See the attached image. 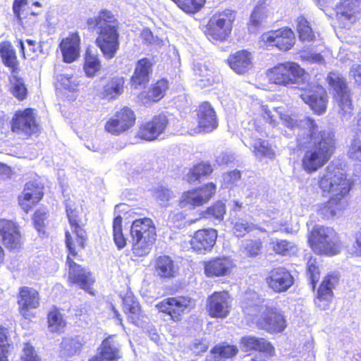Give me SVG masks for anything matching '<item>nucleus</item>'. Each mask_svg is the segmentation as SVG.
Segmentation results:
<instances>
[{"label": "nucleus", "instance_id": "nucleus-32", "mask_svg": "<svg viewBox=\"0 0 361 361\" xmlns=\"http://www.w3.org/2000/svg\"><path fill=\"white\" fill-rule=\"evenodd\" d=\"M123 310L130 323L137 327H142L145 324L147 317L142 312L140 302L133 298L123 299Z\"/></svg>", "mask_w": 361, "mask_h": 361}, {"label": "nucleus", "instance_id": "nucleus-59", "mask_svg": "<svg viewBox=\"0 0 361 361\" xmlns=\"http://www.w3.org/2000/svg\"><path fill=\"white\" fill-rule=\"evenodd\" d=\"M348 154L350 159L361 161V145L354 141L349 148Z\"/></svg>", "mask_w": 361, "mask_h": 361}, {"label": "nucleus", "instance_id": "nucleus-7", "mask_svg": "<svg viewBox=\"0 0 361 361\" xmlns=\"http://www.w3.org/2000/svg\"><path fill=\"white\" fill-rule=\"evenodd\" d=\"M130 235L131 250L134 256H147L157 240V229L153 221L148 217L140 218L132 222Z\"/></svg>", "mask_w": 361, "mask_h": 361}, {"label": "nucleus", "instance_id": "nucleus-31", "mask_svg": "<svg viewBox=\"0 0 361 361\" xmlns=\"http://www.w3.org/2000/svg\"><path fill=\"white\" fill-rule=\"evenodd\" d=\"M153 66L154 62L147 57L139 59L130 77V85L135 88L147 85L150 80Z\"/></svg>", "mask_w": 361, "mask_h": 361}, {"label": "nucleus", "instance_id": "nucleus-37", "mask_svg": "<svg viewBox=\"0 0 361 361\" xmlns=\"http://www.w3.org/2000/svg\"><path fill=\"white\" fill-rule=\"evenodd\" d=\"M153 269L154 274L161 279H171L176 276L174 262L169 255H163L156 257Z\"/></svg>", "mask_w": 361, "mask_h": 361}, {"label": "nucleus", "instance_id": "nucleus-40", "mask_svg": "<svg viewBox=\"0 0 361 361\" xmlns=\"http://www.w3.org/2000/svg\"><path fill=\"white\" fill-rule=\"evenodd\" d=\"M102 62L97 54L86 49L84 54L82 69L87 78L95 77L102 70Z\"/></svg>", "mask_w": 361, "mask_h": 361}, {"label": "nucleus", "instance_id": "nucleus-3", "mask_svg": "<svg viewBox=\"0 0 361 361\" xmlns=\"http://www.w3.org/2000/svg\"><path fill=\"white\" fill-rule=\"evenodd\" d=\"M89 30H97L95 44L108 59L115 56L120 48L119 22L112 11L101 9L96 16L87 19Z\"/></svg>", "mask_w": 361, "mask_h": 361}, {"label": "nucleus", "instance_id": "nucleus-63", "mask_svg": "<svg viewBox=\"0 0 361 361\" xmlns=\"http://www.w3.org/2000/svg\"><path fill=\"white\" fill-rule=\"evenodd\" d=\"M354 85L361 90V67L353 71Z\"/></svg>", "mask_w": 361, "mask_h": 361}, {"label": "nucleus", "instance_id": "nucleus-23", "mask_svg": "<svg viewBox=\"0 0 361 361\" xmlns=\"http://www.w3.org/2000/svg\"><path fill=\"white\" fill-rule=\"evenodd\" d=\"M268 288L275 293L287 291L294 283V277L290 271L282 266L274 267L265 278Z\"/></svg>", "mask_w": 361, "mask_h": 361}, {"label": "nucleus", "instance_id": "nucleus-21", "mask_svg": "<svg viewBox=\"0 0 361 361\" xmlns=\"http://www.w3.org/2000/svg\"><path fill=\"white\" fill-rule=\"evenodd\" d=\"M44 187L37 180L27 182L21 193L18 196V203L20 207L25 212H30L43 199Z\"/></svg>", "mask_w": 361, "mask_h": 361}, {"label": "nucleus", "instance_id": "nucleus-18", "mask_svg": "<svg viewBox=\"0 0 361 361\" xmlns=\"http://www.w3.org/2000/svg\"><path fill=\"white\" fill-rule=\"evenodd\" d=\"M232 298L228 290L214 291L208 296L206 310L210 318L224 319L231 311Z\"/></svg>", "mask_w": 361, "mask_h": 361}, {"label": "nucleus", "instance_id": "nucleus-62", "mask_svg": "<svg viewBox=\"0 0 361 361\" xmlns=\"http://www.w3.org/2000/svg\"><path fill=\"white\" fill-rule=\"evenodd\" d=\"M306 59L311 63H322L324 62V57L319 53H310L307 55Z\"/></svg>", "mask_w": 361, "mask_h": 361}, {"label": "nucleus", "instance_id": "nucleus-53", "mask_svg": "<svg viewBox=\"0 0 361 361\" xmlns=\"http://www.w3.org/2000/svg\"><path fill=\"white\" fill-rule=\"evenodd\" d=\"M255 229L260 232H266L264 228L258 227L252 224H250L247 221L240 219L233 224V233L236 237L243 238L247 233H249Z\"/></svg>", "mask_w": 361, "mask_h": 361}, {"label": "nucleus", "instance_id": "nucleus-60", "mask_svg": "<svg viewBox=\"0 0 361 361\" xmlns=\"http://www.w3.org/2000/svg\"><path fill=\"white\" fill-rule=\"evenodd\" d=\"M85 345V342L78 338H72L69 343L70 355H73L80 352Z\"/></svg>", "mask_w": 361, "mask_h": 361}, {"label": "nucleus", "instance_id": "nucleus-49", "mask_svg": "<svg viewBox=\"0 0 361 361\" xmlns=\"http://www.w3.org/2000/svg\"><path fill=\"white\" fill-rule=\"evenodd\" d=\"M226 212L225 203L221 200L214 202L202 213V217L221 221Z\"/></svg>", "mask_w": 361, "mask_h": 361}, {"label": "nucleus", "instance_id": "nucleus-24", "mask_svg": "<svg viewBox=\"0 0 361 361\" xmlns=\"http://www.w3.org/2000/svg\"><path fill=\"white\" fill-rule=\"evenodd\" d=\"M235 267L234 260L228 256H216L203 262L204 273L209 278L230 276Z\"/></svg>", "mask_w": 361, "mask_h": 361}, {"label": "nucleus", "instance_id": "nucleus-2", "mask_svg": "<svg viewBox=\"0 0 361 361\" xmlns=\"http://www.w3.org/2000/svg\"><path fill=\"white\" fill-rule=\"evenodd\" d=\"M317 185L322 196L331 195L318 206L317 215L323 221L341 216L349 204L348 199L354 186L353 180L342 168L328 166L317 177Z\"/></svg>", "mask_w": 361, "mask_h": 361}, {"label": "nucleus", "instance_id": "nucleus-29", "mask_svg": "<svg viewBox=\"0 0 361 361\" xmlns=\"http://www.w3.org/2000/svg\"><path fill=\"white\" fill-rule=\"evenodd\" d=\"M81 39L78 31L70 32L59 43L63 61L71 63L80 56Z\"/></svg>", "mask_w": 361, "mask_h": 361}, {"label": "nucleus", "instance_id": "nucleus-26", "mask_svg": "<svg viewBox=\"0 0 361 361\" xmlns=\"http://www.w3.org/2000/svg\"><path fill=\"white\" fill-rule=\"evenodd\" d=\"M195 113L199 133H208L218 127L219 123L216 111L209 102L200 103L195 109Z\"/></svg>", "mask_w": 361, "mask_h": 361}, {"label": "nucleus", "instance_id": "nucleus-20", "mask_svg": "<svg viewBox=\"0 0 361 361\" xmlns=\"http://www.w3.org/2000/svg\"><path fill=\"white\" fill-rule=\"evenodd\" d=\"M218 236L217 231L212 228H200L190 236V247L197 255H206L213 250Z\"/></svg>", "mask_w": 361, "mask_h": 361}, {"label": "nucleus", "instance_id": "nucleus-19", "mask_svg": "<svg viewBox=\"0 0 361 361\" xmlns=\"http://www.w3.org/2000/svg\"><path fill=\"white\" fill-rule=\"evenodd\" d=\"M255 324L259 329L269 334L281 333L287 326L286 319L283 312L275 307H267Z\"/></svg>", "mask_w": 361, "mask_h": 361}, {"label": "nucleus", "instance_id": "nucleus-47", "mask_svg": "<svg viewBox=\"0 0 361 361\" xmlns=\"http://www.w3.org/2000/svg\"><path fill=\"white\" fill-rule=\"evenodd\" d=\"M214 358L231 359L238 353V348L235 345L221 343L214 345L210 350Z\"/></svg>", "mask_w": 361, "mask_h": 361}, {"label": "nucleus", "instance_id": "nucleus-51", "mask_svg": "<svg viewBox=\"0 0 361 361\" xmlns=\"http://www.w3.org/2000/svg\"><path fill=\"white\" fill-rule=\"evenodd\" d=\"M252 152L255 156L259 158L267 157L272 159L275 157V152L271 145L267 141L261 138L257 139L253 144Z\"/></svg>", "mask_w": 361, "mask_h": 361}, {"label": "nucleus", "instance_id": "nucleus-15", "mask_svg": "<svg viewBox=\"0 0 361 361\" xmlns=\"http://www.w3.org/2000/svg\"><path fill=\"white\" fill-rule=\"evenodd\" d=\"M169 125V119L165 113L155 114L138 126L135 137L145 142L154 141L166 131Z\"/></svg>", "mask_w": 361, "mask_h": 361}, {"label": "nucleus", "instance_id": "nucleus-42", "mask_svg": "<svg viewBox=\"0 0 361 361\" xmlns=\"http://www.w3.org/2000/svg\"><path fill=\"white\" fill-rule=\"evenodd\" d=\"M213 167L209 162L200 161L194 164L187 173L188 182L193 183L204 178L209 176L213 173Z\"/></svg>", "mask_w": 361, "mask_h": 361}, {"label": "nucleus", "instance_id": "nucleus-39", "mask_svg": "<svg viewBox=\"0 0 361 361\" xmlns=\"http://www.w3.org/2000/svg\"><path fill=\"white\" fill-rule=\"evenodd\" d=\"M20 71L10 72L8 76V91L18 101H23L27 97V89L24 79L20 75Z\"/></svg>", "mask_w": 361, "mask_h": 361}, {"label": "nucleus", "instance_id": "nucleus-58", "mask_svg": "<svg viewBox=\"0 0 361 361\" xmlns=\"http://www.w3.org/2000/svg\"><path fill=\"white\" fill-rule=\"evenodd\" d=\"M255 294L247 293L241 301V307L245 313H249L251 309L255 310L257 308L258 305L254 301Z\"/></svg>", "mask_w": 361, "mask_h": 361}, {"label": "nucleus", "instance_id": "nucleus-56", "mask_svg": "<svg viewBox=\"0 0 361 361\" xmlns=\"http://www.w3.org/2000/svg\"><path fill=\"white\" fill-rule=\"evenodd\" d=\"M20 361H42V359L35 350V347L29 343H26L23 349Z\"/></svg>", "mask_w": 361, "mask_h": 361}, {"label": "nucleus", "instance_id": "nucleus-6", "mask_svg": "<svg viewBox=\"0 0 361 361\" xmlns=\"http://www.w3.org/2000/svg\"><path fill=\"white\" fill-rule=\"evenodd\" d=\"M268 82L279 87H290L303 84L310 75L298 63L286 61L278 63L266 71Z\"/></svg>", "mask_w": 361, "mask_h": 361}, {"label": "nucleus", "instance_id": "nucleus-38", "mask_svg": "<svg viewBox=\"0 0 361 361\" xmlns=\"http://www.w3.org/2000/svg\"><path fill=\"white\" fill-rule=\"evenodd\" d=\"M47 325L49 331L53 334H61L67 326V322L61 309L56 305L51 306L47 313Z\"/></svg>", "mask_w": 361, "mask_h": 361}, {"label": "nucleus", "instance_id": "nucleus-17", "mask_svg": "<svg viewBox=\"0 0 361 361\" xmlns=\"http://www.w3.org/2000/svg\"><path fill=\"white\" fill-rule=\"evenodd\" d=\"M16 298L19 314L25 319L34 318L35 313L33 310L40 306L39 292L34 288L24 286L18 288Z\"/></svg>", "mask_w": 361, "mask_h": 361}, {"label": "nucleus", "instance_id": "nucleus-57", "mask_svg": "<svg viewBox=\"0 0 361 361\" xmlns=\"http://www.w3.org/2000/svg\"><path fill=\"white\" fill-rule=\"evenodd\" d=\"M154 195L155 198L161 202H168L173 196L171 190L164 185H159L154 191Z\"/></svg>", "mask_w": 361, "mask_h": 361}, {"label": "nucleus", "instance_id": "nucleus-54", "mask_svg": "<svg viewBox=\"0 0 361 361\" xmlns=\"http://www.w3.org/2000/svg\"><path fill=\"white\" fill-rule=\"evenodd\" d=\"M49 216L48 210L46 208H39L32 214V224L38 232H44L46 222Z\"/></svg>", "mask_w": 361, "mask_h": 361}, {"label": "nucleus", "instance_id": "nucleus-10", "mask_svg": "<svg viewBox=\"0 0 361 361\" xmlns=\"http://www.w3.org/2000/svg\"><path fill=\"white\" fill-rule=\"evenodd\" d=\"M326 81L333 90V99L338 107L339 114L343 116L350 114L353 106L346 78L337 72L331 71L328 73Z\"/></svg>", "mask_w": 361, "mask_h": 361}, {"label": "nucleus", "instance_id": "nucleus-4", "mask_svg": "<svg viewBox=\"0 0 361 361\" xmlns=\"http://www.w3.org/2000/svg\"><path fill=\"white\" fill-rule=\"evenodd\" d=\"M65 244L67 249L66 266L68 269V283L76 286L90 295H94L92 286L95 283L93 274L87 268L77 264L75 259L82 261L79 255L81 250L76 247L74 238L69 231L65 233Z\"/></svg>", "mask_w": 361, "mask_h": 361}, {"label": "nucleus", "instance_id": "nucleus-34", "mask_svg": "<svg viewBox=\"0 0 361 361\" xmlns=\"http://www.w3.org/2000/svg\"><path fill=\"white\" fill-rule=\"evenodd\" d=\"M226 62L235 73L244 74L247 72L251 66V54L245 49L237 51L229 55Z\"/></svg>", "mask_w": 361, "mask_h": 361}, {"label": "nucleus", "instance_id": "nucleus-61", "mask_svg": "<svg viewBox=\"0 0 361 361\" xmlns=\"http://www.w3.org/2000/svg\"><path fill=\"white\" fill-rule=\"evenodd\" d=\"M10 345L8 343V330L0 326V349L8 350Z\"/></svg>", "mask_w": 361, "mask_h": 361}, {"label": "nucleus", "instance_id": "nucleus-16", "mask_svg": "<svg viewBox=\"0 0 361 361\" xmlns=\"http://www.w3.org/2000/svg\"><path fill=\"white\" fill-rule=\"evenodd\" d=\"M30 0H13V13L18 23L23 27H28L34 25L39 16L43 13L42 4L35 1L32 2V6H29Z\"/></svg>", "mask_w": 361, "mask_h": 361}, {"label": "nucleus", "instance_id": "nucleus-55", "mask_svg": "<svg viewBox=\"0 0 361 361\" xmlns=\"http://www.w3.org/2000/svg\"><path fill=\"white\" fill-rule=\"evenodd\" d=\"M307 271L309 276L310 283L313 290H315L320 278V270L316 259L310 258L307 263Z\"/></svg>", "mask_w": 361, "mask_h": 361}, {"label": "nucleus", "instance_id": "nucleus-43", "mask_svg": "<svg viewBox=\"0 0 361 361\" xmlns=\"http://www.w3.org/2000/svg\"><path fill=\"white\" fill-rule=\"evenodd\" d=\"M169 87V83L167 79L161 78L157 80L148 90L145 97V102H157L160 101L165 96Z\"/></svg>", "mask_w": 361, "mask_h": 361}, {"label": "nucleus", "instance_id": "nucleus-41", "mask_svg": "<svg viewBox=\"0 0 361 361\" xmlns=\"http://www.w3.org/2000/svg\"><path fill=\"white\" fill-rule=\"evenodd\" d=\"M125 79L122 76L111 78L103 87L102 98L115 99L123 92Z\"/></svg>", "mask_w": 361, "mask_h": 361}, {"label": "nucleus", "instance_id": "nucleus-30", "mask_svg": "<svg viewBox=\"0 0 361 361\" xmlns=\"http://www.w3.org/2000/svg\"><path fill=\"white\" fill-rule=\"evenodd\" d=\"M240 345L244 352H259L267 357H274L276 354L273 344L264 338L244 336L240 339Z\"/></svg>", "mask_w": 361, "mask_h": 361}, {"label": "nucleus", "instance_id": "nucleus-5", "mask_svg": "<svg viewBox=\"0 0 361 361\" xmlns=\"http://www.w3.org/2000/svg\"><path fill=\"white\" fill-rule=\"evenodd\" d=\"M307 244L311 250L317 255L333 257L338 255L343 242L335 228L324 225H315L308 232Z\"/></svg>", "mask_w": 361, "mask_h": 361}, {"label": "nucleus", "instance_id": "nucleus-28", "mask_svg": "<svg viewBox=\"0 0 361 361\" xmlns=\"http://www.w3.org/2000/svg\"><path fill=\"white\" fill-rule=\"evenodd\" d=\"M338 283V278L334 274H327L323 278L314 299L315 305L319 310L329 308L334 298L333 289Z\"/></svg>", "mask_w": 361, "mask_h": 361}, {"label": "nucleus", "instance_id": "nucleus-11", "mask_svg": "<svg viewBox=\"0 0 361 361\" xmlns=\"http://www.w3.org/2000/svg\"><path fill=\"white\" fill-rule=\"evenodd\" d=\"M11 131L25 138L38 134L41 126L37 120L36 110L33 108H25L16 111L10 122Z\"/></svg>", "mask_w": 361, "mask_h": 361}, {"label": "nucleus", "instance_id": "nucleus-22", "mask_svg": "<svg viewBox=\"0 0 361 361\" xmlns=\"http://www.w3.org/2000/svg\"><path fill=\"white\" fill-rule=\"evenodd\" d=\"M81 210L72 205H67L66 207V215L72 231L71 235L74 238L78 250L85 249L88 239L85 229V220L84 221L81 216Z\"/></svg>", "mask_w": 361, "mask_h": 361}, {"label": "nucleus", "instance_id": "nucleus-1", "mask_svg": "<svg viewBox=\"0 0 361 361\" xmlns=\"http://www.w3.org/2000/svg\"><path fill=\"white\" fill-rule=\"evenodd\" d=\"M296 148L304 151L301 168L308 174L317 172L324 166L334 154L336 139L331 130L322 129L315 120L305 117L299 124Z\"/></svg>", "mask_w": 361, "mask_h": 361}, {"label": "nucleus", "instance_id": "nucleus-9", "mask_svg": "<svg viewBox=\"0 0 361 361\" xmlns=\"http://www.w3.org/2000/svg\"><path fill=\"white\" fill-rule=\"evenodd\" d=\"M158 312L172 322L179 323L195 307V300L188 295L168 297L155 305Z\"/></svg>", "mask_w": 361, "mask_h": 361}, {"label": "nucleus", "instance_id": "nucleus-46", "mask_svg": "<svg viewBox=\"0 0 361 361\" xmlns=\"http://www.w3.org/2000/svg\"><path fill=\"white\" fill-rule=\"evenodd\" d=\"M113 240L118 250L123 249L127 245V238L123 233V218L118 215L114 218L112 222Z\"/></svg>", "mask_w": 361, "mask_h": 361}, {"label": "nucleus", "instance_id": "nucleus-48", "mask_svg": "<svg viewBox=\"0 0 361 361\" xmlns=\"http://www.w3.org/2000/svg\"><path fill=\"white\" fill-rule=\"evenodd\" d=\"M272 251L280 256H288L296 250V245L285 239H275L270 243Z\"/></svg>", "mask_w": 361, "mask_h": 361}, {"label": "nucleus", "instance_id": "nucleus-35", "mask_svg": "<svg viewBox=\"0 0 361 361\" xmlns=\"http://www.w3.org/2000/svg\"><path fill=\"white\" fill-rule=\"evenodd\" d=\"M360 0H341L336 6L337 16L344 20L354 23L360 13Z\"/></svg>", "mask_w": 361, "mask_h": 361}, {"label": "nucleus", "instance_id": "nucleus-13", "mask_svg": "<svg viewBox=\"0 0 361 361\" xmlns=\"http://www.w3.org/2000/svg\"><path fill=\"white\" fill-rule=\"evenodd\" d=\"M217 186L213 182L204 183L184 191L179 200L178 205L182 207L195 209L207 204L216 193Z\"/></svg>", "mask_w": 361, "mask_h": 361}, {"label": "nucleus", "instance_id": "nucleus-45", "mask_svg": "<svg viewBox=\"0 0 361 361\" xmlns=\"http://www.w3.org/2000/svg\"><path fill=\"white\" fill-rule=\"evenodd\" d=\"M27 47L25 49L23 41L22 39L18 40V45L23 59L29 60H35L42 53L41 44L39 42L30 39H26Z\"/></svg>", "mask_w": 361, "mask_h": 361}, {"label": "nucleus", "instance_id": "nucleus-64", "mask_svg": "<svg viewBox=\"0 0 361 361\" xmlns=\"http://www.w3.org/2000/svg\"><path fill=\"white\" fill-rule=\"evenodd\" d=\"M355 252L357 256L361 257V233L355 239Z\"/></svg>", "mask_w": 361, "mask_h": 361}, {"label": "nucleus", "instance_id": "nucleus-27", "mask_svg": "<svg viewBox=\"0 0 361 361\" xmlns=\"http://www.w3.org/2000/svg\"><path fill=\"white\" fill-rule=\"evenodd\" d=\"M300 97L314 114L322 115L326 112L329 97L327 91L322 86H317L314 90H303Z\"/></svg>", "mask_w": 361, "mask_h": 361}, {"label": "nucleus", "instance_id": "nucleus-14", "mask_svg": "<svg viewBox=\"0 0 361 361\" xmlns=\"http://www.w3.org/2000/svg\"><path fill=\"white\" fill-rule=\"evenodd\" d=\"M262 42L263 45L269 50L276 49L286 52L295 45V36L291 28L283 27L263 33Z\"/></svg>", "mask_w": 361, "mask_h": 361}, {"label": "nucleus", "instance_id": "nucleus-25", "mask_svg": "<svg viewBox=\"0 0 361 361\" xmlns=\"http://www.w3.org/2000/svg\"><path fill=\"white\" fill-rule=\"evenodd\" d=\"M0 237L3 245L11 252L22 247L19 226L12 220L0 219Z\"/></svg>", "mask_w": 361, "mask_h": 361}, {"label": "nucleus", "instance_id": "nucleus-33", "mask_svg": "<svg viewBox=\"0 0 361 361\" xmlns=\"http://www.w3.org/2000/svg\"><path fill=\"white\" fill-rule=\"evenodd\" d=\"M122 358L119 347L109 338L104 339L96 355L88 361H118Z\"/></svg>", "mask_w": 361, "mask_h": 361}, {"label": "nucleus", "instance_id": "nucleus-8", "mask_svg": "<svg viewBox=\"0 0 361 361\" xmlns=\"http://www.w3.org/2000/svg\"><path fill=\"white\" fill-rule=\"evenodd\" d=\"M236 16V11L228 8L216 11L204 26V35L213 43L227 41L231 36Z\"/></svg>", "mask_w": 361, "mask_h": 361}, {"label": "nucleus", "instance_id": "nucleus-36", "mask_svg": "<svg viewBox=\"0 0 361 361\" xmlns=\"http://www.w3.org/2000/svg\"><path fill=\"white\" fill-rule=\"evenodd\" d=\"M0 56L3 64L10 72L16 73L17 71H21L16 51L9 41L6 40L0 43Z\"/></svg>", "mask_w": 361, "mask_h": 361}, {"label": "nucleus", "instance_id": "nucleus-12", "mask_svg": "<svg viewBox=\"0 0 361 361\" xmlns=\"http://www.w3.org/2000/svg\"><path fill=\"white\" fill-rule=\"evenodd\" d=\"M137 116L129 106L116 111L104 123V131L113 136H120L132 130L136 124Z\"/></svg>", "mask_w": 361, "mask_h": 361}, {"label": "nucleus", "instance_id": "nucleus-50", "mask_svg": "<svg viewBox=\"0 0 361 361\" xmlns=\"http://www.w3.org/2000/svg\"><path fill=\"white\" fill-rule=\"evenodd\" d=\"M268 16L269 4L266 0L259 1L252 12L250 23L254 26H257L264 19L267 18Z\"/></svg>", "mask_w": 361, "mask_h": 361}, {"label": "nucleus", "instance_id": "nucleus-44", "mask_svg": "<svg viewBox=\"0 0 361 361\" xmlns=\"http://www.w3.org/2000/svg\"><path fill=\"white\" fill-rule=\"evenodd\" d=\"M264 238L253 235L245 240L243 246V252L247 257L255 258L259 256L263 250Z\"/></svg>", "mask_w": 361, "mask_h": 361}, {"label": "nucleus", "instance_id": "nucleus-52", "mask_svg": "<svg viewBox=\"0 0 361 361\" xmlns=\"http://www.w3.org/2000/svg\"><path fill=\"white\" fill-rule=\"evenodd\" d=\"M297 32L301 41L312 42L315 39L314 34L307 20L300 16L297 19Z\"/></svg>", "mask_w": 361, "mask_h": 361}]
</instances>
